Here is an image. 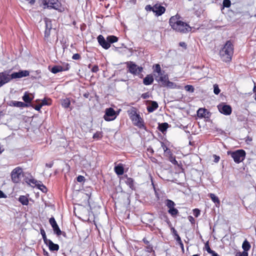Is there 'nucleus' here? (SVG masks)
<instances>
[{
	"instance_id": "obj_54",
	"label": "nucleus",
	"mask_w": 256,
	"mask_h": 256,
	"mask_svg": "<svg viewBox=\"0 0 256 256\" xmlns=\"http://www.w3.org/2000/svg\"><path fill=\"white\" fill-rule=\"evenodd\" d=\"M42 238L44 240V241L45 242H47V240L46 239V234H45V232L44 231H43L42 232Z\"/></svg>"
},
{
	"instance_id": "obj_58",
	"label": "nucleus",
	"mask_w": 256,
	"mask_h": 256,
	"mask_svg": "<svg viewBox=\"0 0 256 256\" xmlns=\"http://www.w3.org/2000/svg\"><path fill=\"white\" fill-rule=\"evenodd\" d=\"M239 256H248V254L247 252H244L242 254H240Z\"/></svg>"
},
{
	"instance_id": "obj_55",
	"label": "nucleus",
	"mask_w": 256,
	"mask_h": 256,
	"mask_svg": "<svg viewBox=\"0 0 256 256\" xmlns=\"http://www.w3.org/2000/svg\"><path fill=\"white\" fill-rule=\"evenodd\" d=\"M42 106L40 104L34 107V108H35L36 110L38 111H39V110H40L42 108Z\"/></svg>"
},
{
	"instance_id": "obj_6",
	"label": "nucleus",
	"mask_w": 256,
	"mask_h": 256,
	"mask_svg": "<svg viewBox=\"0 0 256 256\" xmlns=\"http://www.w3.org/2000/svg\"><path fill=\"white\" fill-rule=\"evenodd\" d=\"M22 176L23 170L20 166L16 168L11 172V178L14 183L18 182Z\"/></svg>"
},
{
	"instance_id": "obj_8",
	"label": "nucleus",
	"mask_w": 256,
	"mask_h": 256,
	"mask_svg": "<svg viewBox=\"0 0 256 256\" xmlns=\"http://www.w3.org/2000/svg\"><path fill=\"white\" fill-rule=\"evenodd\" d=\"M117 116L115 110L112 108H108L106 110V113L104 118L106 121L114 120Z\"/></svg>"
},
{
	"instance_id": "obj_64",
	"label": "nucleus",
	"mask_w": 256,
	"mask_h": 256,
	"mask_svg": "<svg viewBox=\"0 0 256 256\" xmlns=\"http://www.w3.org/2000/svg\"><path fill=\"white\" fill-rule=\"evenodd\" d=\"M254 91L255 92V94H256V86H254Z\"/></svg>"
},
{
	"instance_id": "obj_18",
	"label": "nucleus",
	"mask_w": 256,
	"mask_h": 256,
	"mask_svg": "<svg viewBox=\"0 0 256 256\" xmlns=\"http://www.w3.org/2000/svg\"><path fill=\"white\" fill-rule=\"evenodd\" d=\"M69 69V65L68 64H66V68H64L61 66H54L50 70L51 72L54 74H56L58 72L66 70Z\"/></svg>"
},
{
	"instance_id": "obj_56",
	"label": "nucleus",
	"mask_w": 256,
	"mask_h": 256,
	"mask_svg": "<svg viewBox=\"0 0 256 256\" xmlns=\"http://www.w3.org/2000/svg\"><path fill=\"white\" fill-rule=\"evenodd\" d=\"M6 197V194L2 190H0V198H5Z\"/></svg>"
},
{
	"instance_id": "obj_39",
	"label": "nucleus",
	"mask_w": 256,
	"mask_h": 256,
	"mask_svg": "<svg viewBox=\"0 0 256 256\" xmlns=\"http://www.w3.org/2000/svg\"><path fill=\"white\" fill-rule=\"evenodd\" d=\"M184 88L186 90L187 92H194V87L191 85H186L184 86Z\"/></svg>"
},
{
	"instance_id": "obj_30",
	"label": "nucleus",
	"mask_w": 256,
	"mask_h": 256,
	"mask_svg": "<svg viewBox=\"0 0 256 256\" xmlns=\"http://www.w3.org/2000/svg\"><path fill=\"white\" fill-rule=\"evenodd\" d=\"M106 40L108 41V42H110V44L116 42L118 40V38L116 36H108L106 38Z\"/></svg>"
},
{
	"instance_id": "obj_29",
	"label": "nucleus",
	"mask_w": 256,
	"mask_h": 256,
	"mask_svg": "<svg viewBox=\"0 0 256 256\" xmlns=\"http://www.w3.org/2000/svg\"><path fill=\"white\" fill-rule=\"evenodd\" d=\"M206 110L205 108H200L198 110V116L200 118L205 117L206 116Z\"/></svg>"
},
{
	"instance_id": "obj_47",
	"label": "nucleus",
	"mask_w": 256,
	"mask_h": 256,
	"mask_svg": "<svg viewBox=\"0 0 256 256\" xmlns=\"http://www.w3.org/2000/svg\"><path fill=\"white\" fill-rule=\"evenodd\" d=\"M80 58V56L78 54H74L72 57V59L75 60H79Z\"/></svg>"
},
{
	"instance_id": "obj_31",
	"label": "nucleus",
	"mask_w": 256,
	"mask_h": 256,
	"mask_svg": "<svg viewBox=\"0 0 256 256\" xmlns=\"http://www.w3.org/2000/svg\"><path fill=\"white\" fill-rule=\"evenodd\" d=\"M242 248L244 251H248L250 248V243L246 240H244L242 244Z\"/></svg>"
},
{
	"instance_id": "obj_24",
	"label": "nucleus",
	"mask_w": 256,
	"mask_h": 256,
	"mask_svg": "<svg viewBox=\"0 0 256 256\" xmlns=\"http://www.w3.org/2000/svg\"><path fill=\"white\" fill-rule=\"evenodd\" d=\"M114 172L118 175H122L124 172V169L122 165H118L114 167Z\"/></svg>"
},
{
	"instance_id": "obj_28",
	"label": "nucleus",
	"mask_w": 256,
	"mask_h": 256,
	"mask_svg": "<svg viewBox=\"0 0 256 256\" xmlns=\"http://www.w3.org/2000/svg\"><path fill=\"white\" fill-rule=\"evenodd\" d=\"M19 202L23 205H28V200L27 197L24 196H21L18 198Z\"/></svg>"
},
{
	"instance_id": "obj_62",
	"label": "nucleus",
	"mask_w": 256,
	"mask_h": 256,
	"mask_svg": "<svg viewBox=\"0 0 256 256\" xmlns=\"http://www.w3.org/2000/svg\"><path fill=\"white\" fill-rule=\"evenodd\" d=\"M44 255L46 256H48V252L46 251L45 250H44Z\"/></svg>"
},
{
	"instance_id": "obj_10",
	"label": "nucleus",
	"mask_w": 256,
	"mask_h": 256,
	"mask_svg": "<svg viewBox=\"0 0 256 256\" xmlns=\"http://www.w3.org/2000/svg\"><path fill=\"white\" fill-rule=\"evenodd\" d=\"M30 72L28 70H20L18 72H16L10 74V80L20 78L23 77L28 76Z\"/></svg>"
},
{
	"instance_id": "obj_5",
	"label": "nucleus",
	"mask_w": 256,
	"mask_h": 256,
	"mask_svg": "<svg viewBox=\"0 0 256 256\" xmlns=\"http://www.w3.org/2000/svg\"><path fill=\"white\" fill-rule=\"evenodd\" d=\"M228 154H230L235 162L239 164L242 162L246 157V152L243 150H238L234 152H228Z\"/></svg>"
},
{
	"instance_id": "obj_38",
	"label": "nucleus",
	"mask_w": 256,
	"mask_h": 256,
	"mask_svg": "<svg viewBox=\"0 0 256 256\" xmlns=\"http://www.w3.org/2000/svg\"><path fill=\"white\" fill-rule=\"evenodd\" d=\"M168 212L172 216H176L178 213V210L174 207L169 209Z\"/></svg>"
},
{
	"instance_id": "obj_12",
	"label": "nucleus",
	"mask_w": 256,
	"mask_h": 256,
	"mask_svg": "<svg viewBox=\"0 0 256 256\" xmlns=\"http://www.w3.org/2000/svg\"><path fill=\"white\" fill-rule=\"evenodd\" d=\"M128 68L130 72L136 75L138 74L142 70V67H140L132 62H130L128 64Z\"/></svg>"
},
{
	"instance_id": "obj_19",
	"label": "nucleus",
	"mask_w": 256,
	"mask_h": 256,
	"mask_svg": "<svg viewBox=\"0 0 256 256\" xmlns=\"http://www.w3.org/2000/svg\"><path fill=\"white\" fill-rule=\"evenodd\" d=\"M48 246L49 249L52 251H57L59 249V246L57 244H54L52 240H48L46 242Z\"/></svg>"
},
{
	"instance_id": "obj_42",
	"label": "nucleus",
	"mask_w": 256,
	"mask_h": 256,
	"mask_svg": "<svg viewBox=\"0 0 256 256\" xmlns=\"http://www.w3.org/2000/svg\"><path fill=\"white\" fill-rule=\"evenodd\" d=\"M193 214L196 217H198L200 214V210L198 208H195L193 210Z\"/></svg>"
},
{
	"instance_id": "obj_13",
	"label": "nucleus",
	"mask_w": 256,
	"mask_h": 256,
	"mask_svg": "<svg viewBox=\"0 0 256 256\" xmlns=\"http://www.w3.org/2000/svg\"><path fill=\"white\" fill-rule=\"evenodd\" d=\"M44 22L46 24V30L44 32V38L45 40H48V38L50 36V30L52 29L51 20L49 18H44Z\"/></svg>"
},
{
	"instance_id": "obj_60",
	"label": "nucleus",
	"mask_w": 256,
	"mask_h": 256,
	"mask_svg": "<svg viewBox=\"0 0 256 256\" xmlns=\"http://www.w3.org/2000/svg\"><path fill=\"white\" fill-rule=\"evenodd\" d=\"M52 165H53V164H52V163H50V164H46V166L47 167L49 168H52Z\"/></svg>"
},
{
	"instance_id": "obj_41",
	"label": "nucleus",
	"mask_w": 256,
	"mask_h": 256,
	"mask_svg": "<svg viewBox=\"0 0 256 256\" xmlns=\"http://www.w3.org/2000/svg\"><path fill=\"white\" fill-rule=\"evenodd\" d=\"M230 0H224L223 6L226 8H229L230 6Z\"/></svg>"
},
{
	"instance_id": "obj_20",
	"label": "nucleus",
	"mask_w": 256,
	"mask_h": 256,
	"mask_svg": "<svg viewBox=\"0 0 256 256\" xmlns=\"http://www.w3.org/2000/svg\"><path fill=\"white\" fill-rule=\"evenodd\" d=\"M10 106H13L18 108H24L27 107L28 105L23 102H18V101H11L10 102Z\"/></svg>"
},
{
	"instance_id": "obj_9",
	"label": "nucleus",
	"mask_w": 256,
	"mask_h": 256,
	"mask_svg": "<svg viewBox=\"0 0 256 256\" xmlns=\"http://www.w3.org/2000/svg\"><path fill=\"white\" fill-rule=\"evenodd\" d=\"M154 76L156 80L159 83H161L162 86L168 79V75L165 72H164L158 74H154Z\"/></svg>"
},
{
	"instance_id": "obj_51",
	"label": "nucleus",
	"mask_w": 256,
	"mask_h": 256,
	"mask_svg": "<svg viewBox=\"0 0 256 256\" xmlns=\"http://www.w3.org/2000/svg\"><path fill=\"white\" fill-rule=\"evenodd\" d=\"M84 178L83 176H79L77 177V180L78 182H82L84 180Z\"/></svg>"
},
{
	"instance_id": "obj_16",
	"label": "nucleus",
	"mask_w": 256,
	"mask_h": 256,
	"mask_svg": "<svg viewBox=\"0 0 256 256\" xmlns=\"http://www.w3.org/2000/svg\"><path fill=\"white\" fill-rule=\"evenodd\" d=\"M166 11L164 7L160 5L159 4H156L153 6V12L155 13L156 16H160L162 15Z\"/></svg>"
},
{
	"instance_id": "obj_59",
	"label": "nucleus",
	"mask_w": 256,
	"mask_h": 256,
	"mask_svg": "<svg viewBox=\"0 0 256 256\" xmlns=\"http://www.w3.org/2000/svg\"><path fill=\"white\" fill-rule=\"evenodd\" d=\"M180 46L186 48V44L184 42H181L180 43Z\"/></svg>"
},
{
	"instance_id": "obj_32",
	"label": "nucleus",
	"mask_w": 256,
	"mask_h": 256,
	"mask_svg": "<svg viewBox=\"0 0 256 256\" xmlns=\"http://www.w3.org/2000/svg\"><path fill=\"white\" fill-rule=\"evenodd\" d=\"M126 183L127 185H128L129 186V187L130 188H132V189L134 188V180L132 178H127L126 180Z\"/></svg>"
},
{
	"instance_id": "obj_23",
	"label": "nucleus",
	"mask_w": 256,
	"mask_h": 256,
	"mask_svg": "<svg viewBox=\"0 0 256 256\" xmlns=\"http://www.w3.org/2000/svg\"><path fill=\"white\" fill-rule=\"evenodd\" d=\"M31 95H32L31 94L25 92L22 98V100L26 103L30 102L34 98V96L30 97Z\"/></svg>"
},
{
	"instance_id": "obj_3",
	"label": "nucleus",
	"mask_w": 256,
	"mask_h": 256,
	"mask_svg": "<svg viewBox=\"0 0 256 256\" xmlns=\"http://www.w3.org/2000/svg\"><path fill=\"white\" fill-rule=\"evenodd\" d=\"M234 54V46L230 41H227L220 50L219 54L220 58L226 62H230Z\"/></svg>"
},
{
	"instance_id": "obj_33",
	"label": "nucleus",
	"mask_w": 256,
	"mask_h": 256,
	"mask_svg": "<svg viewBox=\"0 0 256 256\" xmlns=\"http://www.w3.org/2000/svg\"><path fill=\"white\" fill-rule=\"evenodd\" d=\"M70 104V100L68 98L64 99L62 102V105L64 108H68Z\"/></svg>"
},
{
	"instance_id": "obj_50",
	"label": "nucleus",
	"mask_w": 256,
	"mask_h": 256,
	"mask_svg": "<svg viewBox=\"0 0 256 256\" xmlns=\"http://www.w3.org/2000/svg\"><path fill=\"white\" fill-rule=\"evenodd\" d=\"M214 162H218L220 159V156L214 154Z\"/></svg>"
},
{
	"instance_id": "obj_21",
	"label": "nucleus",
	"mask_w": 256,
	"mask_h": 256,
	"mask_svg": "<svg viewBox=\"0 0 256 256\" xmlns=\"http://www.w3.org/2000/svg\"><path fill=\"white\" fill-rule=\"evenodd\" d=\"M158 108V104L156 102L152 101L148 106L147 110L149 112H152Z\"/></svg>"
},
{
	"instance_id": "obj_17",
	"label": "nucleus",
	"mask_w": 256,
	"mask_h": 256,
	"mask_svg": "<svg viewBox=\"0 0 256 256\" xmlns=\"http://www.w3.org/2000/svg\"><path fill=\"white\" fill-rule=\"evenodd\" d=\"M98 40L100 45L105 49H108L110 46V42H108L107 40H106L102 35L98 36Z\"/></svg>"
},
{
	"instance_id": "obj_43",
	"label": "nucleus",
	"mask_w": 256,
	"mask_h": 256,
	"mask_svg": "<svg viewBox=\"0 0 256 256\" xmlns=\"http://www.w3.org/2000/svg\"><path fill=\"white\" fill-rule=\"evenodd\" d=\"M30 183L34 184L35 185V186H37L38 184L40 182H38L36 180L34 179H30Z\"/></svg>"
},
{
	"instance_id": "obj_37",
	"label": "nucleus",
	"mask_w": 256,
	"mask_h": 256,
	"mask_svg": "<svg viewBox=\"0 0 256 256\" xmlns=\"http://www.w3.org/2000/svg\"><path fill=\"white\" fill-rule=\"evenodd\" d=\"M205 248L208 252L211 254L212 256L214 255V254L216 252L210 249L208 242L206 244Z\"/></svg>"
},
{
	"instance_id": "obj_4",
	"label": "nucleus",
	"mask_w": 256,
	"mask_h": 256,
	"mask_svg": "<svg viewBox=\"0 0 256 256\" xmlns=\"http://www.w3.org/2000/svg\"><path fill=\"white\" fill-rule=\"evenodd\" d=\"M42 4L44 8H53L60 12L64 10V8L62 6L61 3L58 0H43Z\"/></svg>"
},
{
	"instance_id": "obj_52",
	"label": "nucleus",
	"mask_w": 256,
	"mask_h": 256,
	"mask_svg": "<svg viewBox=\"0 0 256 256\" xmlns=\"http://www.w3.org/2000/svg\"><path fill=\"white\" fill-rule=\"evenodd\" d=\"M101 136V134L100 132H96V134H94L93 136V138H100V137Z\"/></svg>"
},
{
	"instance_id": "obj_45",
	"label": "nucleus",
	"mask_w": 256,
	"mask_h": 256,
	"mask_svg": "<svg viewBox=\"0 0 256 256\" xmlns=\"http://www.w3.org/2000/svg\"><path fill=\"white\" fill-rule=\"evenodd\" d=\"M40 104L43 106L45 105H49L50 104V103L48 102V100L46 99H44L42 100V103Z\"/></svg>"
},
{
	"instance_id": "obj_2",
	"label": "nucleus",
	"mask_w": 256,
	"mask_h": 256,
	"mask_svg": "<svg viewBox=\"0 0 256 256\" xmlns=\"http://www.w3.org/2000/svg\"><path fill=\"white\" fill-rule=\"evenodd\" d=\"M169 24L172 28L177 32L186 33L191 30V28L182 22L178 14L172 16L169 20Z\"/></svg>"
},
{
	"instance_id": "obj_25",
	"label": "nucleus",
	"mask_w": 256,
	"mask_h": 256,
	"mask_svg": "<svg viewBox=\"0 0 256 256\" xmlns=\"http://www.w3.org/2000/svg\"><path fill=\"white\" fill-rule=\"evenodd\" d=\"M210 196L212 200L216 204V206H218L220 204V200L218 197L213 194H210Z\"/></svg>"
},
{
	"instance_id": "obj_61",
	"label": "nucleus",
	"mask_w": 256,
	"mask_h": 256,
	"mask_svg": "<svg viewBox=\"0 0 256 256\" xmlns=\"http://www.w3.org/2000/svg\"><path fill=\"white\" fill-rule=\"evenodd\" d=\"M143 241H144V242L147 245H148V244H149V242H148V240H146V238H144V239H143Z\"/></svg>"
},
{
	"instance_id": "obj_1",
	"label": "nucleus",
	"mask_w": 256,
	"mask_h": 256,
	"mask_svg": "<svg viewBox=\"0 0 256 256\" xmlns=\"http://www.w3.org/2000/svg\"><path fill=\"white\" fill-rule=\"evenodd\" d=\"M169 24L172 28L177 32L186 33L191 30V28L182 22L178 14L172 16L169 20Z\"/></svg>"
},
{
	"instance_id": "obj_26",
	"label": "nucleus",
	"mask_w": 256,
	"mask_h": 256,
	"mask_svg": "<svg viewBox=\"0 0 256 256\" xmlns=\"http://www.w3.org/2000/svg\"><path fill=\"white\" fill-rule=\"evenodd\" d=\"M163 86H166L170 88H178L175 83L169 81L168 79L167 80Z\"/></svg>"
},
{
	"instance_id": "obj_22",
	"label": "nucleus",
	"mask_w": 256,
	"mask_h": 256,
	"mask_svg": "<svg viewBox=\"0 0 256 256\" xmlns=\"http://www.w3.org/2000/svg\"><path fill=\"white\" fill-rule=\"evenodd\" d=\"M154 82L153 76L151 74L147 75L144 79L143 82L144 84L148 86L152 84Z\"/></svg>"
},
{
	"instance_id": "obj_46",
	"label": "nucleus",
	"mask_w": 256,
	"mask_h": 256,
	"mask_svg": "<svg viewBox=\"0 0 256 256\" xmlns=\"http://www.w3.org/2000/svg\"><path fill=\"white\" fill-rule=\"evenodd\" d=\"M146 250L148 252H152V246L150 244H148L146 247Z\"/></svg>"
},
{
	"instance_id": "obj_15",
	"label": "nucleus",
	"mask_w": 256,
	"mask_h": 256,
	"mask_svg": "<svg viewBox=\"0 0 256 256\" xmlns=\"http://www.w3.org/2000/svg\"><path fill=\"white\" fill-rule=\"evenodd\" d=\"M10 80V74L6 72L0 73V87Z\"/></svg>"
},
{
	"instance_id": "obj_7",
	"label": "nucleus",
	"mask_w": 256,
	"mask_h": 256,
	"mask_svg": "<svg viewBox=\"0 0 256 256\" xmlns=\"http://www.w3.org/2000/svg\"><path fill=\"white\" fill-rule=\"evenodd\" d=\"M130 118L135 126L139 128H142L144 126L142 118L135 112L131 114Z\"/></svg>"
},
{
	"instance_id": "obj_27",
	"label": "nucleus",
	"mask_w": 256,
	"mask_h": 256,
	"mask_svg": "<svg viewBox=\"0 0 256 256\" xmlns=\"http://www.w3.org/2000/svg\"><path fill=\"white\" fill-rule=\"evenodd\" d=\"M164 72V71L161 70L160 66L159 64H156L154 66V74H158Z\"/></svg>"
},
{
	"instance_id": "obj_44",
	"label": "nucleus",
	"mask_w": 256,
	"mask_h": 256,
	"mask_svg": "<svg viewBox=\"0 0 256 256\" xmlns=\"http://www.w3.org/2000/svg\"><path fill=\"white\" fill-rule=\"evenodd\" d=\"M170 160L174 164H178V162L176 160L174 157H173L172 156H170Z\"/></svg>"
},
{
	"instance_id": "obj_48",
	"label": "nucleus",
	"mask_w": 256,
	"mask_h": 256,
	"mask_svg": "<svg viewBox=\"0 0 256 256\" xmlns=\"http://www.w3.org/2000/svg\"><path fill=\"white\" fill-rule=\"evenodd\" d=\"M145 10L147 11H152L153 12V6H152L150 5H147L145 7Z\"/></svg>"
},
{
	"instance_id": "obj_35",
	"label": "nucleus",
	"mask_w": 256,
	"mask_h": 256,
	"mask_svg": "<svg viewBox=\"0 0 256 256\" xmlns=\"http://www.w3.org/2000/svg\"><path fill=\"white\" fill-rule=\"evenodd\" d=\"M36 187L43 192H47L46 188L40 182V183L38 184Z\"/></svg>"
},
{
	"instance_id": "obj_40",
	"label": "nucleus",
	"mask_w": 256,
	"mask_h": 256,
	"mask_svg": "<svg viewBox=\"0 0 256 256\" xmlns=\"http://www.w3.org/2000/svg\"><path fill=\"white\" fill-rule=\"evenodd\" d=\"M220 90L218 88V84H214V92L216 94H220Z\"/></svg>"
},
{
	"instance_id": "obj_49",
	"label": "nucleus",
	"mask_w": 256,
	"mask_h": 256,
	"mask_svg": "<svg viewBox=\"0 0 256 256\" xmlns=\"http://www.w3.org/2000/svg\"><path fill=\"white\" fill-rule=\"evenodd\" d=\"M161 146L164 152L168 151V148L166 146V145L162 142H161Z\"/></svg>"
},
{
	"instance_id": "obj_36",
	"label": "nucleus",
	"mask_w": 256,
	"mask_h": 256,
	"mask_svg": "<svg viewBox=\"0 0 256 256\" xmlns=\"http://www.w3.org/2000/svg\"><path fill=\"white\" fill-rule=\"evenodd\" d=\"M166 205L169 209L174 207L175 204L174 202L171 200H167L166 201Z\"/></svg>"
},
{
	"instance_id": "obj_11",
	"label": "nucleus",
	"mask_w": 256,
	"mask_h": 256,
	"mask_svg": "<svg viewBox=\"0 0 256 256\" xmlns=\"http://www.w3.org/2000/svg\"><path fill=\"white\" fill-rule=\"evenodd\" d=\"M218 108L219 112L224 115H230L232 113V108L229 105L221 104L218 105Z\"/></svg>"
},
{
	"instance_id": "obj_34",
	"label": "nucleus",
	"mask_w": 256,
	"mask_h": 256,
	"mask_svg": "<svg viewBox=\"0 0 256 256\" xmlns=\"http://www.w3.org/2000/svg\"><path fill=\"white\" fill-rule=\"evenodd\" d=\"M168 126V123L164 122L161 124L159 125V130L162 132H164L166 130Z\"/></svg>"
},
{
	"instance_id": "obj_53",
	"label": "nucleus",
	"mask_w": 256,
	"mask_h": 256,
	"mask_svg": "<svg viewBox=\"0 0 256 256\" xmlns=\"http://www.w3.org/2000/svg\"><path fill=\"white\" fill-rule=\"evenodd\" d=\"M164 153L168 157L171 156H172V153L170 149L168 150V151L165 152Z\"/></svg>"
},
{
	"instance_id": "obj_63",
	"label": "nucleus",
	"mask_w": 256,
	"mask_h": 256,
	"mask_svg": "<svg viewBox=\"0 0 256 256\" xmlns=\"http://www.w3.org/2000/svg\"><path fill=\"white\" fill-rule=\"evenodd\" d=\"M28 1L29 3H30V4H34L35 2L34 0H28Z\"/></svg>"
},
{
	"instance_id": "obj_14",
	"label": "nucleus",
	"mask_w": 256,
	"mask_h": 256,
	"mask_svg": "<svg viewBox=\"0 0 256 256\" xmlns=\"http://www.w3.org/2000/svg\"><path fill=\"white\" fill-rule=\"evenodd\" d=\"M49 222L53 228L54 232L58 236H60L62 234V231L60 229L54 218H50Z\"/></svg>"
},
{
	"instance_id": "obj_57",
	"label": "nucleus",
	"mask_w": 256,
	"mask_h": 256,
	"mask_svg": "<svg viewBox=\"0 0 256 256\" xmlns=\"http://www.w3.org/2000/svg\"><path fill=\"white\" fill-rule=\"evenodd\" d=\"M98 70V68L97 66H94L92 68L93 72H96Z\"/></svg>"
}]
</instances>
